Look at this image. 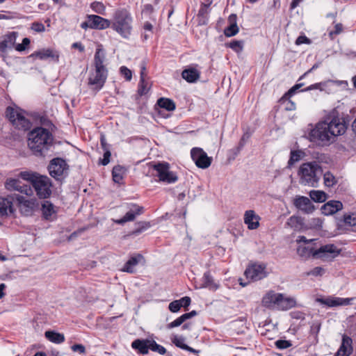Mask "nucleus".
I'll return each instance as SVG.
<instances>
[{"mask_svg": "<svg viewBox=\"0 0 356 356\" xmlns=\"http://www.w3.org/2000/svg\"><path fill=\"white\" fill-rule=\"evenodd\" d=\"M105 59V52L102 45H99L94 56L95 70L90 72L88 79V86L95 94L104 87L108 77V72L104 65Z\"/></svg>", "mask_w": 356, "mask_h": 356, "instance_id": "f257e3e1", "label": "nucleus"}, {"mask_svg": "<svg viewBox=\"0 0 356 356\" xmlns=\"http://www.w3.org/2000/svg\"><path fill=\"white\" fill-rule=\"evenodd\" d=\"M53 136L47 129L36 127L29 134L28 145L36 156H45L53 144Z\"/></svg>", "mask_w": 356, "mask_h": 356, "instance_id": "f03ea898", "label": "nucleus"}, {"mask_svg": "<svg viewBox=\"0 0 356 356\" xmlns=\"http://www.w3.org/2000/svg\"><path fill=\"white\" fill-rule=\"evenodd\" d=\"M322 173V167L317 161L304 163L298 171L299 183L303 186L317 187Z\"/></svg>", "mask_w": 356, "mask_h": 356, "instance_id": "7ed1b4c3", "label": "nucleus"}, {"mask_svg": "<svg viewBox=\"0 0 356 356\" xmlns=\"http://www.w3.org/2000/svg\"><path fill=\"white\" fill-rule=\"evenodd\" d=\"M262 305L266 308L278 310H288L296 305L295 298L286 296L283 293L268 291L262 298Z\"/></svg>", "mask_w": 356, "mask_h": 356, "instance_id": "20e7f679", "label": "nucleus"}, {"mask_svg": "<svg viewBox=\"0 0 356 356\" xmlns=\"http://www.w3.org/2000/svg\"><path fill=\"white\" fill-rule=\"evenodd\" d=\"M132 18L126 9H118L113 14L111 27L124 38H128L132 29Z\"/></svg>", "mask_w": 356, "mask_h": 356, "instance_id": "39448f33", "label": "nucleus"}, {"mask_svg": "<svg viewBox=\"0 0 356 356\" xmlns=\"http://www.w3.org/2000/svg\"><path fill=\"white\" fill-rule=\"evenodd\" d=\"M326 126V122H318L308 135L310 141L321 145H327L334 141V138Z\"/></svg>", "mask_w": 356, "mask_h": 356, "instance_id": "423d86ee", "label": "nucleus"}, {"mask_svg": "<svg viewBox=\"0 0 356 356\" xmlns=\"http://www.w3.org/2000/svg\"><path fill=\"white\" fill-rule=\"evenodd\" d=\"M6 116L15 128L27 130L31 127L30 120L24 115V112L19 108L9 106L6 108Z\"/></svg>", "mask_w": 356, "mask_h": 356, "instance_id": "0eeeda50", "label": "nucleus"}, {"mask_svg": "<svg viewBox=\"0 0 356 356\" xmlns=\"http://www.w3.org/2000/svg\"><path fill=\"white\" fill-rule=\"evenodd\" d=\"M156 172V176L159 181L172 184L178 180L177 174L170 170V165L166 162L157 163L153 165Z\"/></svg>", "mask_w": 356, "mask_h": 356, "instance_id": "6e6552de", "label": "nucleus"}, {"mask_svg": "<svg viewBox=\"0 0 356 356\" xmlns=\"http://www.w3.org/2000/svg\"><path fill=\"white\" fill-rule=\"evenodd\" d=\"M69 166L61 158H54L48 165L49 175L56 180H61L67 175Z\"/></svg>", "mask_w": 356, "mask_h": 356, "instance_id": "1a4fd4ad", "label": "nucleus"}, {"mask_svg": "<svg viewBox=\"0 0 356 356\" xmlns=\"http://www.w3.org/2000/svg\"><path fill=\"white\" fill-rule=\"evenodd\" d=\"M32 185L40 198H47L51 193V182L47 176L39 175L33 179Z\"/></svg>", "mask_w": 356, "mask_h": 356, "instance_id": "9d476101", "label": "nucleus"}, {"mask_svg": "<svg viewBox=\"0 0 356 356\" xmlns=\"http://www.w3.org/2000/svg\"><path fill=\"white\" fill-rule=\"evenodd\" d=\"M191 156L195 165L200 168H208L211 164V157H209L202 148L193 147L191 150Z\"/></svg>", "mask_w": 356, "mask_h": 356, "instance_id": "9b49d317", "label": "nucleus"}, {"mask_svg": "<svg viewBox=\"0 0 356 356\" xmlns=\"http://www.w3.org/2000/svg\"><path fill=\"white\" fill-rule=\"evenodd\" d=\"M19 33L15 31L8 32L0 38V56L5 58L8 50L15 47Z\"/></svg>", "mask_w": 356, "mask_h": 356, "instance_id": "f8f14e48", "label": "nucleus"}, {"mask_svg": "<svg viewBox=\"0 0 356 356\" xmlns=\"http://www.w3.org/2000/svg\"><path fill=\"white\" fill-rule=\"evenodd\" d=\"M266 266L263 264H253L249 266L245 271V277L252 281H258L267 276Z\"/></svg>", "mask_w": 356, "mask_h": 356, "instance_id": "ddd939ff", "label": "nucleus"}, {"mask_svg": "<svg viewBox=\"0 0 356 356\" xmlns=\"http://www.w3.org/2000/svg\"><path fill=\"white\" fill-rule=\"evenodd\" d=\"M353 298H343L334 296H327L325 298H317L316 301L321 305L329 307H335L339 306L350 305Z\"/></svg>", "mask_w": 356, "mask_h": 356, "instance_id": "4468645a", "label": "nucleus"}, {"mask_svg": "<svg viewBox=\"0 0 356 356\" xmlns=\"http://www.w3.org/2000/svg\"><path fill=\"white\" fill-rule=\"evenodd\" d=\"M326 126L328 127L331 134L334 138L336 136L343 135L347 129L346 122L343 118L338 117L333 118L330 122H326Z\"/></svg>", "mask_w": 356, "mask_h": 356, "instance_id": "2eb2a0df", "label": "nucleus"}, {"mask_svg": "<svg viewBox=\"0 0 356 356\" xmlns=\"http://www.w3.org/2000/svg\"><path fill=\"white\" fill-rule=\"evenodd\" d=\"M143 207L138 206L136 204H131L129 205V211L120 219L115 220V222L118 225H123L127 222L134 220L137 216L143 213Z\"/></svg>", "mask_w": 356, "mask_h": 356, "instance_id": "dca6fc26", "label": "nucleus"}, {"mask_svg": "<svg viewBox=\"0 0 356 356\" xmlns=\"http://www.w3.org/2000/svg\"><path fill=\"white\" fill-rule=\"evenodd\" d=\"M17 200L19 203L20 212L26 216H32L35 209V202L33 200H28L23 196H18Z\"/></svg>", "mask_w": 356, "mask_h": 356, "instance_id": "f3484780", "label": "nucleus"}, {"mask_svg": "<svg viewBox=\"0 0 356 356\" xmlns=\"http://www.w3.org/2000/svg\"><path fill=\"white\" fill-rule=\"evenodd\" d=\"M5 186L8 190L19 191L27 195H31L32 193L31 187L22 184L19 180L16 179H7L5 183Z\"/></svg>", "mask_w": 356, "mask_h": 356, "instance_id": "a211bd4d", "label": "nucleus"}, {"mask_svg": "<svg viewBox=\"0 0 356 356\" xmlns=\"http://www.w3.org/2000/svg\"><path fill=\"white\" fill-rule=\"evenodd\" d=\"M90 27L95 29H106L111 26L110 20L103 18L99 15H90L88 16Z\"/></svg>", "mask_w": 356, "mask_h": 356, "instance_id": "6ab92c4d", "label": "nucleus"}, {"mask_svg": "<svg viewBox=\"0 0 356 356\" xmlns=\"http://www.w3.org/2000/svg\"><path fill=\"white\" fill-rule=\"evenodd\" d=\"M341 252V250L338 249L334 244H327L321 246L316 250L314 258H323L327 254H330L332 257L338 256Z\"/></svg>", "mask_w": 356, "mask_h": 356, "instance_id": "aec40b11", "label": "nucleus"}, {"mask_svg": "<svg viewBox=\"0 0 356 356\" xmlns=\"http://www.w3.org/2000/svg\"><path fill=\"white\" fill-rule=\"evenodd\" d=\"M294 205L306 213H310L314 210L311 200L305 196H299L294 200Z\"/></svg>", "mask_w": 356, "mask_h": 356, "instance_id": "412c9836", "label": "nucleus"}, {"mask_svg": "<svg viewBox=\"0 0 356 356\" xmlns=\"http://www.w3.org/2000/svg\"><path fill=\"white\" fill-rule=\"evenodd\" d=\"M260 217L253 210H248L244 214V222L249 229H256L259 226Z\"/></svg>", "mask_w": 356, "mask_h": 356, "instance_id": "4be33fe9", "label": "nucleus"}, {"mask_svg": "<svg viewBox=\"0 0 356 356\" xmlns=\"http://www.w3.org/2000/svg\"><path fill=\"white\" fill-rule=\"evenodd\" d=\"M302 85L301 83L295 85L280 99V102L284 105L286 111H294L296 109V104L289 99V97L293 95Z\"/></svg>", "mask_w": 356, "mask_h": 356, "instance_id": "5701e85b", "label": "nucleus"}, {"mask_svg": "<svg viewBox=\"0 0 356 356\" xmlns=\"http://www.w3.org/2000/svg\"><path fill=\"white\" fill-rule=\"evenodd\" d=\"M343 204L340 201L331 200L322 207L323 213L325 215H332L342 209Z\"/></svg>", "mask_w": 356, "mask_h": 356, "instance_id": "b1692460", "label": "nucleus"}, {"mask_svg": "<svg viewBox=\"0 0 356 356\" xmlns=\"http://www.w3.org/2000/svg\"><path fill=\"white\" fill-rule=\"evenodd\" d=\"M181 76L187 82L194 83L199 79L200 72L194 67H189L183 70Z\"/></svg>", "mask_w": 356, "mask_h": 356, "instance_id": "393cba45", "label": "nucleus"}, {"mask_svg": "<svg viewBox=\"0 0 356 356\" xmlns=\"http://www.w3.org/2000/svg\"><path fill=\"white\" fill-rule=\"evenodd\" d=\"M151 340L149 339H136L131 343L134 349L138 350L141 354H147L150 347Z\"/></svg>", "mask_w": 356, "mask_h": 356, "instance_id": "a878e982", "label": "nucleus"}, {"mask_svg": "<svg viewBox=\"0 0 356 356\" xmlns=\"http://www.w3.org/2000/svg\"><path fill=\"white\" fill-rule=\"evenodd\" d=\"M316 250L313 246L311 245H299L297 248V254L302 259L306 260L310 257L314 258Z\"/></svg>", "mask_w": 356, "mask_h": 356, "instance_id": "bb28decb", "label": "nucleus"}, {"mask_svg": "<svg viewBox=\"0 0 356 356\" xmlns=\"http://www.w3.org/2000/svg\"><path fill=\"white\" fill-rule=\"evenodd\" d=\"M196 315H197V312L195 310H193V311H191V312H188V313H185L183 315H181V316H179L177 318H176L172 322H171L169 324H168L167 325V328L168 329H172V328H174L175 327H178V326L181 325L186 320H188V319H189V318H192V317H193V316H195Z\"/></svg>", "mask_w": 356, "mask_h": 356, "instance_id": "cd10ccee", "label": "nucleus"}, {"mask_svg": "<svg viewBox=\"0 0 356 356\" xmlns=\"http://www.w3.org/2000/svg\"><path fill=\"white\" fill-rule=\"evenodd\" d=\"M143 256L137 254L136 256L131 257L124 265L122 271L133 273H134V267L138 264Z\"/></svg>", "mask_w": 356, "mask_h": 356, "instance_id": "c85d7f7f", "label": "nucleus"}, {"mask_svg": "<svg viewBox=\"0 0 356 356\" xmlns=\"http://www.w3.org/2000/svg\"><path fill=\"white\" fill-rule=\"evenodd\" d=\"M33 56L38 58L41 60H44L48 58H51L55 60H58V55L50 49H44L33 54Z\"/></svg>", "mask_w": 356, "mask_h": 356, "instance_id": "c756f323", "label": "nucleus"}, {"mask_svg": "<svg viewBox=\"0 0 356 356\" xmlns=\"http://www.w3.org/2000/svg\"><path fill=\"white\" fill-rule=\"evenodd\" d=\"M42 212L46 220H52V216L56 213L54 206L50 202L44 201L42 204Z\"/></svg>", "mask_w": 356, "mask_h": 356, "instance_id": "7c9ffc66", "label": "nucleus"}, {"mask_svg": "<svg viewBox=\"0 0 356 356\" xmlns=\"http://www.w3.org/2000/svg\"><path fill=\"white\" fill-rule=\"evenodd\" d=\"M351 343L352 339L350 337L343 336L341 346L335 356H348L350 352L348 351V348L350 346Z\"/></svg>", "mask_w": 356, "mask_h": 356, "instance_id": "2f4dec72", "label": "nucleus"}, {"mask_svg": "<svg viewBox=\"0 0 356 356\" xmlns=\"http://www.w3.org/2000/svg\"><path fill=\"white\" fill-rule=\"evenodd\" d=\"M44 335L52 343H61L65 341V337L63 334L54 331H46Z\"/></svg>", "mask_w": 356, "mask_h": 356, "instance_id": "473e14b6", "label": "nucleus"}, {"mask_svg": "<svg viewBox=\"0 0 356 356\" xmlns=\"http://www.w3.org/2000/svg\"><path fill=\"white\" fill-rule=\"evenodd\" d=\"M125 172L126 169L124 167L119 165L114 166L112 170L113 180L115 183H120L123 179Z\"/></svg>", "mask_w": 356, "mask_h": 356, "instance_id": "72a5a7b5", "label": "nucleus"}, {"mask_svg": "<svg viewBox=\"0 0 356 356\" xmlns=\"http://www.w3.org/2000/svg\"><path fill=\"white\" fill-rule=\"evenodd\" d=\"M12 202L8 199L0 197V216L8 215V211L11 212Z\"/></svg>", "mask_w": 356, "mask_h": 356, "instance_id": "f704fd0d", "label": "nucleus"}, {"mask_svg": "<svg viewBox=\"0 0 356 356\" xmlns=\"http://www.w3.org/2000/svg\"><path fill=\"white\" fill-rule=\"evenodd\" d=\"M323 182L325 187L332 188L338 183L337 178L330 171L323 174Z\"/></svg>", "mask_w": 356, "mask_h": 356, "instance_id": "c9c22d12", "label": "nucleus"}, {"mask_svg": "<svg viewBox=\"0 0 356 356\" xmlns=\"http://www.w3.org/2000/svg\"><path fill=\"white\" fill-rule=\"evenodd\" d=\"M309 197L316 202H324L327 198V195L323 191L312 190L309 192Z\"/></svg>", "mask_w": 356, "mask_h": 356, "instance_id": "e433bc0d", "label": "nucleus"}, {"mask_svg": "<svg viewBox=\"0 0 356 356\" xmlns=\"http://www.w3.org/2000/svg\"><path fill=\"white\" fill-rule=\"evenodd\" d=\"M157 104L162 108H165L168 111H172L175 109V102L168 98L161 97L158 99Z\"/></svg>", "mask_w": 356, "mask_h": 356, "instance_id": "4c0bfd02", "label": "nucleus"}, {"mask_svg": "<svg viewBox=\"0 0 356 356\" xmlns=\"http://www.w3.org/2000/svg\"><path fill=\"white\" fill-rule=\"evenodd\" d=\"M304 154V152L301 150L291 151L288 167L291 168L295 163L299 161L302 157H303Z\"/></svg>", "mask_w": 356, "mask_h": 356, "instance_id": "58836bf2", "label": "nucleus"}, {"mask_svg": "<svg viewBox=\"0 0 356 356\" xmlns=\"http://www.w3.org/2000/svg\"><path fill=\"white\" fill-rule=\"evenodd\" d=\"M203 286L211 289H217L218 285L213 282V280L209 273L207 272L203 276Z\"/></svg>", "mask_w": 356, "mask_h": 356, "instance_id": "ea45409f", "label": "nucleus"}, {"mask_svg": "<svg viewBox=\"0 0 356 356\" xmlns=\"http://www.w3.org/2000/svg\"><path fill=\"white\" fill-rule=\"evenodd\" d=\"M90 8L96 13L104 15L106 14V6L101 1H93L90 3Z\"/></svg>", "mask_w": 356, "mask_h": 356, "instance_id": "a19ab883", "label": "nucleus"}, {"mask_svg": "<svg viewBox=\"0 0 356 356\" xmlns=\"http://www.w3.org/2000/svg\"><path fill=\"white\" fill-rule=\"evenodd\" d=\"M226 45L237 53L242 51L243 48V41L239 40H233Z\"/></svg>", "mask_w": 356, "mask_h": 356, "instance_id": "79ce46f5", "label": "nucleus"}, {"mask_svg": "<svg viewBox=\"0 0 356 356\" xmlns=\"http://www.w3.org/2000/svg\"><path fill=\"white\" fill-rule=\"evenodd\" d=\"M149 86L145 79H140L138 92L142 96L147 93Z\"/></svg>", "mask_w": 356, "mask_h": 356, "instance_id": "37998d69", "label": "nucleus"}, {"mask_svg": "<svg viewBox=\"0 0 356 356\" xmlns=\"http://www.w3.org/2000/svg\"><path fill=\"white\" fill-rule=\"evenodd\" d=\"M149 349L158 352L161 355H164L166 352V349L163 346L156 343L154 340H151Z\"/></svg>", "mask_w": 356, "mask_h": 356, "instance_id": "c03bdc74", "label": "nucleus"}, {"mask_svg": "<svg viewBox=\"0 0 356 356\" xmlns=\"http://www.w3.org/2000/svg\"><path fill=\"white\" fill-rule=\"evenodd\" d=\"M239 31V29L237 25H233L229 24L225 29V35L227 37H232L238 33Z\"/></svg>", "mask_w": 356, "mask_h": 356, "instance_id": "a18cd8bd", "label": "nucleus"}, {"mask_svg": "<svg viewBox=\"0 0 356 356\" xmlns=\"http://www.w3.org/2000/svg\"><path fill=\"white\" fill-rule=\"evenodd\" d=\"M30 29L35 33H43L45 31L44 25L39 22H34L31 24Z\"/></svg>", "mask_w": 356, "mask_h": 356, "instance_id": "49530a36", "label": "nucleus"}, {"mask_svg": "<svg viewBox=\"0 0 356 356\" xmlns=\"http://www.w3.org/2000/svg\"><path fill=\"white\" fill-rule=\"evenodd\" d=\"M344 222L350 226H356V214L352 213L344 216Z\"/></svg>", "mask_w": 356, "mask_h": 356, "instance_id": "de8ad7c7", "label": "nucleus"}, {"mask_svg": "<svg viewBox=\"0 0 356 356\" xmlns=\"http://www.w3.org/2000/svg\"><path fill=\"white\" fill-rule=\"evenodd\" d=\"M30 44V40L28 38H24L22 43L15 44V49L18 51H24L26 47Z\"/></svg>", "mask_w": 356, "mask_h": 356, "instance_id": "09e8293b", "label": "nucleus"}, {"mask_svg": "<svg viewBox=\"0 0 356 356\" xmlns=\"http://www.w3.org/2000/svg\"><path fill=\"white\" fill-rule=\"evenodd\" d=\"M325 273L324 268L320 266L314 268L307 273V275L321 276Z\"/></svg>", "mask_w": 356, "mask_h": 356, "instance_id": "8fccbe9b", "label": "nucleus"}, {"mask_svg": "<svg viewBox=\"0 0 356 356\" xmlns=\"http://www.w3.org/2000/svg\"><path fill=\"white\" fill-rule=\"evenodd\" d=\"M120 73L124 76L127 81H131L132 78L131 71L125 66H122L120 69Z\"/></svg>", "mask_w": 356, "mask_h": 356, "instance_id": "3c124183", "label": "nucleus"}, {"mask_svg": "<svg viewBox=\"0 0 356 356\" xmlns=\"http://www.w3.org/2000/svg\"><path fill=\"white\" fill-rule=\"evenodd\" d=\"M291 343L287 340H277L275 342V346L279 349H286L291 346Z\"/></svg>", "mask_w": 356, "mask_h": 356, "instance_id": "603ef678", "label": "nucleus"}, {"mask_svg": "<svg viewBox=\"0 0 356 356\" xmlns=\"http://www.w3.org/2000/svg\"><path fill=\"white\" fill-rule=\"evenodd\" d=\"M168 309L171 312L175 313L181 309L178 300H174L169 304Z\"/></svg>", "mask_w": 356, "mask_h": 356, "instance_id": "864d4df0", "label": "nucleus"}, {"mask_svg": "<svg viewBox=\"0 0 356 356\" xmlns=\"http://www.w3.org/2000/svg\"><path fill=\"white\" fill-rule=\"evenodd\" d=\"M178 301L180 304L181 308V307L186 308L190 305L191 300L188 296H185V297H183L181 299L178 300Z\"/></svg>", "mask_w": 356, "mask_h": 356, "instance_id": "5fc2aeb1", "label": "nucleus"}, {"mask_svg": "<svg viewBox=\"0 0 356 356\" xmlns=\"http://www.w3.org/2000/svg\"><path fill=\"white\" fill-rule=\"evenodd\" d=\"M104 158L102 160L101 163L103 165H106L110 161V157H111V154L109 149H106V150H104Z\"/></svg>", "mask_w": 356, "mask_h": 356, "instance_id": "6e6d98bb", "label": "nucleus"}, {"mask_svg": "<svg viewBox=\"0 0 356 356\" xmlns=\"http://www.w3.org/2000/svg\"><path fill=\"white\" fill-rule=\"evenodd\" d=\"M311 40L305 35H300L296 40V44H310Z\"/></svg>", "mask_w": 356, "mask_h": 356, "instance_id": "4d7b16f0", "label": "nucleus"}, {"mask_svg": "<svg viewBox=\"0 0 356 356\" xmlns=\"http://www.w3.org/2000/svg\"><path fill=\"white\" fill-rule=\"evenodd\" d=\"M172 341L175 345L179 348H181L182 349V346H185L186 344L184 343V339L179 337L177 336H174L172 339Z\"/></svg>", "mask_w": 356, "mask_h": 356, "instance_id": "13d9d810", "label": "nucleus"}, {"mask_svg": "<svg viewBox=\"0 0 356 356\" xmlns=\"http://www.w3.org/2000/svg\"><path fill=\"white\" fill-rule=\"evenodd\" d=\"M74 352H79L81 354L86 353V348L82 344H74L71 347Z\"/></svg>", "mask_w": 356, "mask_h": 356, "instance_id": "bf43d9fd", "label": "nucleus"}, {"mask_svg": "<svg viewBox=\"0 0 356 356\" xmlns=\"http://www.w3.org/2000/svg\"><path fill=\"white\" fill-rule=\"evenodd\" d=\"M21 177L25 180H30L33 183V179L35 177H38V175L30 174L27 172H22L20 173Z\"/></svg>", "mask_w": 356, "mask_h": 356, "instance_id": "052dcab7", "label": "nucleus"}, {"mask_svg": "<svg viewBox=\"0 0 356 356\" xmlns=\"http://www.w3.org/2000/svg\"><path fill=\"white\" fill-rule=\"evenodd\" d=\"M343 31V25L341 24H337L334 26V30L329 33V35L332 37L333 35H338Z\"/></svg>", "mask_w": 356, "mask_h": 356, "instance_id": "680f3d73", "label": "nucleus"}, {"mask_svg": "<svg viewBox=\"0 0 356 356\" xmlns=\"http://www.w3.org/2000/svg\"><path fill=\"white\" fill-rule=\"evenodd\" d=\"M315 241H316V239H314V238L308 240V239H307V238L305 236H299L296 239L297 243H304L305 244H308V243L314 242Z\"/></svg>", "mask_w": 356, "mask_h": 356, "instance_id": "e2e57ef3", "label": "nucleus"}, {"mask_svg": "<svg viewBox=\"0 0 356 356\" xmlns=\"http://www.w3.org/2000/svg\"><path fill=\"white\" fill-rule=\"evenodd\" d=\"M249 135L248 134H244L240 140L239 146L238 147V152H239L243 147L244 146L246 140L249 138Z\"/></svg>", "mask_w": 356, "mask_h": 356, "instance_id": "0e129e2a", "label": "nucleus"}, {"mask_svg": "<svg viewBox=\"0 0 356 356\" xmlns=\"http://www.w3.org/2000/svg\"><path fill=\"white\" fill-rule=\"evenodd\" d=\"M228 22L229 24L237 25V16L236 14H232L229 16Z\"/></svg>", "mask_w": 356, "mask_h": 356, "instance_id": "69168bd1", "label": "nucleus"}, {"mask_svg": "<svg viewBox=\"0 0 356 356\" xmlns=\"http://www.w3.org/2000/svg\"><path fill=\"white\" fill-rule=\"evenodd\" d=\"M100 141H101V145L104 150H106V149H109L108 145L107 144L105 136L104 135L101 136Z\"/></svg>", "mask_w": 356, "mask_h": 356, "instance_id": "338daca9", "label": "nucleus"}, {"mask_svg": "<svg viewBox=\"0 0 356 356\" xmlns=\"http://www.w3.org/2000/svg\"><path fill=\"white\" fill-rule=\"evenodd\" d=\"M144 30L146 31H150L152 32V29H153V26L152 24L149 22H146L145 24H144Z\"/></svg>", "mask_w": 356, "mask_h": 356, "instance_id": "774afa93", "label": "nucleus"}]
</instances>
